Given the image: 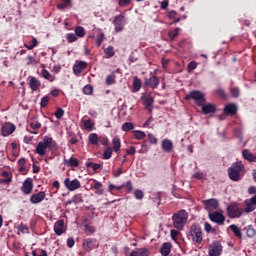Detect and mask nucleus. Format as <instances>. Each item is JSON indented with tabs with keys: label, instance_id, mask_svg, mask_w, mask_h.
Listing matches in <instances>:
<instances>
[{
	"label": "nucleus",
	"instance_id": "13d9d810",
	"mask_svg": "<svg viewBox=\"0 0 256 256\" xmlns=\"http://www.w3.org/2000/svg\"><path fill=\"white\" fill-rule=\"evenodd\" d=\"M148 141H149V143H151L152 145H157V143H158V140H157V138L155 137V135H153V134H151V133L148 134Z\"/></svg>",
	"mask_w": 256,
	"mask_h": 256
},
{
	"label": "nucleus",
	"instance_id": "a18cd8bd",
	"mask_svg": "<svg viewBox=\"0 0 256 256\" xmlns=\"http://www.w3.org/2000/svg\"><path fill=\"white\" fill-rule=\"evenodd\" d=\"M103 41H105V34L104 33L98 34L97 39H96V45L98 47H101V45H103Z\"/></svg>",
	"mask_w": 256,
	"mask_h": 256
},
{
	"label": "nucleus",
	"instance_id": "de8ad7c7",
	"mask_svg": "<svg viewBox=\"0 0 256 256\" xmlns=\"http://www.w3.org/2000/svg\"><path fill=\"white\" fill-rule=\"evenodd\" d=\"M179 35V28H175L174 30H171L168 32V37L173 41L177 36Z\"/></svg>",
	"mask_w": 256,
	"mask_h": 256
},
{
	"label": "nucleus",
	"instance_id": "0eeeda50",
	"mask_svg": "<svg viewBox=\"0 0 256 256\" xmlns=\"http://www.w3.org/2000/svg\"><path fill=\"white\" fill-rule=\"evenodd\" d=\"M159 83V78L157 75L153 74V72L150 73L149 78L144 79L145 87H150V89H157V87H159Z\"/></svg>",
	"mask_w": 256,
	"mask_h": 256
},
{
	"label": "nucleus",
	"instance_id": "f704fd0d",
	"mask_svg": "<svg viewBox=\"0 0 256 256\" xmlns=\"http://www.w3.org/2000/svg\"><path fill=\"white\" fill-rule=\"evenodd\" d=\"M244 230H246V236L250 239L256 234L255 228L252 225L246 226Z\"/></svg>",
	"mask_w": 256,
	"mask_h": 256
},
{
	"label": "nucleus",
	"instance_id": "4be33fe9",
	"mask_svg": "<svg viewBox=\"0 0 256 256\" xmlns=\"http://www.w3.org/2000/svg\"><path fill=\"white\" fill-rule=\"evenodd\" d=\"M200 107H202V113H204V115H210V113H217V108L213 104L203 103V105H200Z\"/></svg>",
	"mask_w": 256,
	"mask_h": 256
},
{
	"label": "nucleus",
	"instance_id": "680f3d73",
	"mask_svg": "<svg viewBox=\"0 0 256 256\" xmlns=\"http://www.w3.org/2000/svg\"><path fill=\"white\" fill-rule=\"evenodd\" d=\"M255 205L249 203V202H246V207H245V212L246 213H252V211H255Z\"/></svg>",
	"mask_w": 256,
	"mask_h": 256
},
{
	"label": "nucleus",
	"instance_id": "b1692460",
	"mask_svg": "<svg viewBox=\"0 0 256 256\" xmlns=\"http://www.w3.org/2000/svg\"><path fill=\"white\" fill-rule=\"evenodd\" d=\"M224 113L226 115H237V104L230 103L224 107Z\"/></svg>",
	"mask_w": 256,
	"mask_h": 256
},
{
	"label": "nucleus",
	"instance_id": "aec40b11",
	"mask_svg": "<svg viewBox=\"0 0 256 256\" xmlns=\"http://www.w3.org/2000/svg\"><path fill=\"white\" fill-rule=\"evenodd\" d=\"M92 183H93L92 188H94L96 195L105 194V190L103 189V183L99 182L97 179H93Z\"/></svg>",
	"mask_w": 256,
	"mask_h": 256
},
{
	"label": "nucleus",
	"instance_id": "4d7b16f0",
	"mask_svg": "<svg viewBox=\"0 0 256 256\" xmlns=\"http://www.w3.org/2000/svg\"><path fill=\"white\" fill-rule=\"evenodd\" d=\"M39 251H40V253L38 254L37 250H33L32 251V256H49L47 254V250L40 249Z\"/></svg>",
	"mask_w": 256,
	"mask_h": 256
},
{
	"label": "nucleus",
	"instance_id": "603ef678",
	"mask_svg": "<svg viewBox=\"0 0 256 256\" xmlns=\"http://www.w3.org/2000/svg\"><path fill=\"white\" fill-rule=\"evenodd\" d=\"M126 189V193H131L133 191V182L131 180L127 181L126 183L122 184Z\"/></svg>",
	"mask_w": 256,
	"mask_h": 256
},
{
	"label": "nucleus",
	"instance_id": "39448f33",
	"mask_svg": "<svg viewBox=\"0 0 256 256\" xmlns=\"http://www.w3.org/2000/svg\"><path fill=\"white\" fill-rule=\"evenodd\" d=\"M227 215L230 219H239L243 215V208L239 207L237 204H230L227 207Z\"/></svg>",
	"mask_w": 256,
	"mask_h": 256
},
{
	"label": "nucleus",
	"instance_id": "ddd939ff",
	"mask_svg": "<svg viewBox=\"0 0 256 256\" xmlns=\"http://www.w3.org/2000/svg\"><path fill=\"white\" fill-rule=\"evenodd\" d=\"M21 191L24 195H31L33 193V179L27 178L24 180Z\"/></svg>",
	"mask_w": 256,
	"mask_h": 256
},
{
	"label": "nucleus",
	"instance_id": "f03ea898",
	"mask_svg": "<svg viewBox=\"0 0 256 256\" xmlns=\"http://www.w3.org/2000/svg\"><path fill=\"white\" fill-rule=\"evenodd\" d=\"M187 219H189V214L186 210L178 211L172 216L173 227L177 229V231H183V229H185V223H187Z\"/></svg>",
	"mask_w": 256,
	"mask_h": 256
},
{
	"label": "nucleus",
	"instance_id": "a878e982",
	"mask_svg": "<svg viewBox=\"0 0 256 256\" xmlns=\"http://www.w3.org/2000/svg\"><path fill=\"white\" fill-rule=\"evenodd\" d=\"M41 75L44 79H46V81H49L50 83H53V81L56 79L55 75L51 74L47 69H42Z\"/></svg>",
	"mask_w": 256,
	"mask_h": 256
},
{
	"label": "nucleus",
	"instance_id": "423d86ee",
	"mask_svg": "<svg viewBox=\"0 0 256 256\" xmlns=\"http://www.w3.org/2000/svg\"><path fill=\"white\" fill-rule=\"evenodd\" d=\"M190 236L192 237V241L194 243L201 244L203 242V232L201 231L200 227L192 226L190 228Z\"/></svg>",
	"mask_w": 256,
	"mask_h": 256
},
{
	"label": "nucleus",
	"instance_id": "e2e57ef3",
	"mask_svg": "<svg viewBox=\"0 0 256 256\" xmlns=\"http://www.w3.org/2000/svg\"><path fill=\"white\" fill-rule=\"evenodd\" d=\"M139 256H149V249L147 248H138Z\"/></svg>",
	"mask_w": 256,
	"mask_h": 256
},
{
	"label": "nucleus",
	"instance_id": "f257e3e1",
	"mask_svg": "<svg viewBox=\"0 0 256 256\" xmlns=\"http://www.w3.org/2000/svg\"><path fill=\"white\" fill-rule=\"evenodd\" d=\"M53 147H55L53 138L45 136L43 141L37 144L35 152L37 155H40V157H45V155H47V149L53 151Z\"/></svg>",
	"mask_w": 256,
	"mask_h": 256
},
{
	"label": "nucleus",
	"instance_id": "20e7f679",
	"mask_svg": "<svg viewBox=\"0 0 256 256\" xmlns=\"http://www.w3.org/2000/svg\"><path fill=\"white\" fill-rule=\"evenodd\" d=\"M191 99L200 107V105L205 103V94L199 90H192L185 96L186 101H191Z\"/></svg>",
	"mask_w": 256,
	"mask_h": 256
},
{
	"label": "nucleus",
	"instance_id": "2eb2a0df",
	"mask_svg": "<svg viewBox=\"0 0 256 256\" xmlns=\"http://www.w3.org/2000/svg\"><path fill=\"white\" fill-rule=\"evenodd\" d=\"M123 21H125V16H123V14L115 16L112 23L115 26L116 33H121V31H123Z\"/></svg>",
	"mask_w": 256,
	"mask_h": 256
},
{
	"label": "nucleus",
	"instance_id": "393cba45",
	"mask_svg": "<svg viewBox=\"0 0 256 256\" xmlns=\"http://www.w3.org/2000/svg\"><path fill=\"white\" fill-rule=\"evenodd\" d=\"M161 147L165 153H171L173 151V142L169 139L162 140Z\"/></svg>",
	"mask_w": 256,
	"mask_h": 256
},
{
	"label": "nucleus",
	"instance_id": "f3484780",
	"mask_svg": "<svg viewBox=\"0 0 256 256\" xmlns=\"http://www.w3.org/2000/svg\"><path fill=\"white\" fill-rule=\"evenodd\" d=\"M45 197H46L45 192L40 191L36 194H33L30 197V203H32V205H39V203H41L42 201H45Z\"/></svg>",
	"mask_w": 256,
	"mask_h": 256
},
{
	"label": "nucleus",
	"instance_id": "cd10ccee",
	"mask_svg": "<svg viewBox=\"0 0 256 256\" xmlns=\"http://www.w3.org/2000/svg\"><path fill=\"white\" fill-rule=\"evenodd\" d=\"M229 229L234 233L237 239H243V233H241V228H239L237 225L232 224L229 226Z\"/></svg>",
	"mask_w": 256,
	"mask_h": 256
},
{
	"label": "nucleus",
	"instance_id": "3c124183",
	"mask_svg": "<svg viewBox=\"0 0 256 256\" xmlns=\"http://www.w3.org/2000/svg\"><path fill=\"white\" fill-rule=\"evenodd\" d=\"M18 231H20V233H23V234H29V227H27V225L21 223L18 226Z\"/></svg>",
	"mask_w": 256,
	"mask_h": 256
},
{
	"label": "nucleus",
	"instance_id": "9b49d317",
	"mask_svg": "<svg viewBox=\"0 0 256 256\" xmlns=\"http://www.w3.org/2000/svg\"><path fill=\"white\" fill-rule=\"evenodd\" d=\"M208 217L212 223H217V225H224L225 216L221 212H210Z\"/></svg>",
	"mask_w": 256,
	"mask_h": 256
},
{
	"label": "nucleus",
	"instance_id": "1a4fd4ad",
	"mask_svg": "<svg viewBox=\"0 0 256 256\" xmlns=\"http://www.w3.org/2000/svg\"><path fill=\"white\" fill-rule=\"evenodd\" d=\"M223 253V246L219 241H214L213 244L209 247L208 255L209 256H221Z\"/></svg>",
	"mask_w": 256,
	"mask_h": 256
},
{
	"label": "nucleus",
	"instance_id": "f8f14e48",
	"mask_svg": "<svg viewBox=\"0 0 256 256\" xmlns=\"http://www.w3.org/2000/svg\"><path fill=\"white\" fill-rule=\"evenodd\" d=\"M15 129H17V127L13 123H5L1 128L2 137H9V135L15 133Z\"/></svg>",
	"mask_w": 256,
	"mask_h": 256
},
{
	"label": "nucleus",
	"instance_id": "a211bd4d",
	"mask_svg": "<svg viewBox=\"0 0 256 256\" xmlns=\"http://www.w3.org/2000/svg\"><path fill=\"white\" fill-rule=\"evenodd\" d=\"M29 87L32 91H38V89L41 87V81L39 79L35 78L34 76H29Z\"/></svg>",
	"mask_w": 256,
	"mask_h": 256
},
{
	"label": "nucleus",
	"instance_id": "4468645a",
	"mask_svg": "<svg viewBox=\"0 0 256 256\" xmlns=\"http://www.w3.org/2000/svg\"><path fill=\"white\" fill-rule=\"evenodd\" d=\"M67 231V228L65 227V220L61 219L54 223V233L58 235V237H61L63 233Z\"/></svg>",
	"mask_w": 256,
	"mask_h": 256
},
{
	"label": "nucleus",
	"instance_id": "412c9836",
	"mask_svg": "<svg viewBox=\"0 0 256 256\" xmlns=\"http://www.w3.org/2000/svg\"><path fill=\"white\" fill-rule=\"evenodd\" d=\"M171 249H173V244L171 242H164L160 247V253L162 256H169Z\"/></svg>",
	"mask_w": 256,
	"mask_h": 256
},
{
	"label": "nucleus",
	"instance_id": "bb28decb",
	"mask_svg": "<svg viewBox=\"0 0 256 256\" xmlns=\"http://www.w3.org/2000/svg\"><path fill=\"white\" fill-rule=\"evenodd\" d=\"M64 164H66L67 167H79V159L72 156L69 159H64Z\"/></svg>",
	"mask_w": 256,
	"mask_h": 256
},
{
	"label": "nucleus",
	"instance_id": "dca6fc26",
	"mask_svg": "<svg viewBox=\"0 0 256 256\" xmlns=\"http://www.w3.org/2000/svg\"><path fill=\"white\" fill-rule=\"evenodd\" d=\"M142 101L145 109L151 113L153 111V103H155L153 96L146 94L142 96Z\"/></svg>",
	"mask_w": 256,
	"mask_h": 256
},
{
	"label": "nucleus",
	"instance_id": "052dcab7",
	"mask_svg": "<svg viewBox=\"0 0 256 256\" xmlns=\"http://www.w3.org/2000/svg\"><path fill=\"white\" fill-rule=\"evenodd\" d=\"M188 72L191 73L192 71H195V69H197V62L192 61L188 64Z\"/></svg>",
	"mask_w": 256,
	"mask_h": 256
},
{
	"label": "nucleus",
	"instance_id": "a19ab883",
	"mask_svg": "<svg viewBox=\"0 0 256 256\" xmlns=\"http://www.w3.org/2000/svg\"><path fill=\"white\" fill-rule=\"evenodd\" d=\"M75 35L77 37H85V28L78 26L75 29Z\"/></svg>",
	"mask_w": 256,
	"mask_h": 256
},
{
	"label": "nucleus",
	"instance_id": "79ce46f5",
	"mask_svg": "<svg viewBox=\"0 0 256 256\" xmlns=\"http://www.w3.org/2000/svg\"><path fill=\"white\" fill-rule=\"evenodd\" d=\"M84 95H93V86L91 84H87L83 88Z\"/></svg>",
	"mask_w": 256,
	"mask_h": 256
},
{
	"label": "nucleus",
	"instance_id": "6ab92c4d",
	"mask_svg": "<svg viewBox=\"0 0 256 256\" xmlns=\"http://www.w3.org/2000/svg\"><path fill=\"white\" fill-rule=\"evenodd\" d=\"M87 67V62L79 61L78 63L74 64L73 66V73L74 75H81L84 69Z\"/></svg>",
	"mask_w": 256,
	"mask_h": 256
},
{
	"label": "nucleus",
	"instance_id": "7ed1b4c3",
	"mask_svg": "<svg viewBox=\"0 0 256 256\" xmlns=\"http://www.w3.org/2000/svg\"><path fill=\"white\" fill-rule=\"evenodd\" d=\"M245 169V166L241 162H236L228 168V177L231 181H239L241 179V171Z\"/></svg>",
	"mask_w": 256,
	"mask_h": 256
},
{
	"label": "nucleus",
	"instance_id": "c756f323",
	"mask_svg": "<svg viewBox=\"0 0 256 256\" xmlns=\"http://www.w3.org/2000/svg\"><path fill=\"white\" fill-rule=\"evenodd\" d=\"M88 141L90 145H94V146L99 145V135H97V133L89 134Z\"/></svg>",
	"mask_w": 256,
	"mask_h": 256
},
{
	"label": "nucleus",
	"instance_id": "5701e85b",
	"mask_svg": "<svg viewBox=\"0 0 256 256\" xmlns=\"http://www.w3.org/2000/svg\"><path fill=\"white\" fill-rule=\"evenodd\" d=\"M94 248H95V239L87 238L83 241L84 251H87L89 253V251H93Z\"/></svg>",
	"mask_w": 256,
	"mask_h": 256
},
{
	"label": "nucleus",
	"instance_id": "864d4df0",
	"mask_svg": "<svg viewBox=\"0 0 256 256\" xmlns=\"http://www.w3.org/2000/svg\"><path fill=\"white\" fill-rule=\"evenodd\" d=\"M73 203H75L76 205L79 203H83V195L81 194H75L73 197Z\"/></svg>",
	"mask_w": 256,
	"mask_h": 256
},
{
	"label": "nucleus",
	"instance_id": "69168bd1",
	"mask_svg": "<svg viewBox=\"0 0 256 256\" xmlns=\"http://www.w3.org/2000/svg\"><path fill=\"white\" fill-rule=\"evenodd\" d=\"M170 236H171L172 241L177 242V237L179 236V231L171 230L170 231Z\"/></svg>",
	"mask_w": 256,
	"mask_h": 256
},
{
	"label": "nucleus",
	"instance_id": "6e6552de",
	"mask_svg": "<svg viewBox=\"0 0 256 256\" xmlns=\"http://www.w3.org/2000/svg\"><path fill=\"white\" fill-rule=\"evenodd\" d=\"M64 186L68 191H77V189H81V182L78 179L65 178Z\"/></svg>",
	"mask_w": 256,
	"mask_h": 256
},
{
	"label": "nucleus",
	"instance_id": "473e14b6",
	"mask_svg": "<svg viewBox=\"0 0 256 256\" xmlns=\"http://www.w3.org/2000/svg\"><path fill=\"white\" fill-rule=\"evenodd\" d=\"M117 76H115V72H113L112 74L108 75L106 77V85H115V83L117 82Z\"/></svg>",
	"mask_w": 256,
	"mask_h": 256
},
{
	"label": "nucleus",
	"instance_id": "6e6d98bb",
	"mask_svg": "<svg viewBox=\"0 0 256 256\" xmlns=\"http://www.w3.org/2000/svg\"><path fill=\"white\" fill-rule=\"evenodd\" d=\"M54 115H55L56 119H62L63 115H65V110H63V108H57Z\"/></svg>",
	"mask_w": 256,
	"mask_h": 256
},
{
	"label": "nucleus",
	"instance_id": "c03bdc74",
	"mask_svg": "<svg viewBox=\"0 0 256 256\" xmlns=\"http://www.w3.org/2000/svg\"><path fill=\"white\" fill-rule=\"evenodd\" d=\"M86 167H91L93 169V171H99V169H101L102 165L93 163V162H87Z\"/></svg>",
	"mask_w": 256,
	"mask_h": 256
},
{
	"label": "nucleus",
	"instance_id": "9d476101",
	"mask_svg": "<svg viewBox=\"0 0 256 256\" xmlns=\"http://www.w3.org/2000/svg\"><path fill=\"white\" fill-rule=\"evenodd\" d=\"M203 205L208 213H212V211L219 209V200L215 198L204 200Z\"/></svg>",
	"mask_w": 256,
	"mask_h": 256
},
{
	"label": "nucleus",
	"instance_id": "338daca9",
	"mask_svg": "<svg viewBox=\"0 0 256 256\" xmlns=\"http://www.w3.org/2000/svg\"><path fill=\"white\" fill-rule=\"evenodd\" d=\"M167 17L168 19L172 20V19H177V11L175 10H171L167 13Z\"/></svg>",
	"mask_w": 256,
	"mask_h": 256
},
{
	"label": "nucleus",
	"instance_id": "8fccbe9b",
	"mask_svg": "<svg viewBox=\"0 0 256 256\" xmlns=\"http://www.w3.org/2000/svg\"><path fill=\"white\" fill-rule=\"evenodd\" d=\"M47 105H49V96H44L41 98L40 107L42 109H45V107H47Z\"/></svg>",
	"mask_w": 256,
	"mask_h": 256
},
{
	"label": "nucleus",
	"instance_id": "09e8293b",
	"mask_svg": "<svg viewBox=\"0 0 256 256\" xmlns=\"http://www.w3.org/2000/svg\"><path fill=\"white\" fill-rule=\"evenodd\" d=\"M66 39L68 43H75V41H77V35L73 33H68L66 34Z\"/></svg>",
	"mask_w": 256,
	"mask_h": 256
},
{
	"label": "nucleus",
	"instance_id": "bf43d9fd",
	"mask_svg": "<svg viewBox=\"0 0 256 256\" xmlns=\"http://www.w3.org/2000/svg\"><path fill=\"white\" fill-rule=\"evenodd\" d=\"M29 125L34 131H38V129L41 127V123L37 121L30 122Z\"/></svg>",
	"mask_w": 256,
	"mask_h": 256
},
{
	"label": "nucleus",
	"instance_id": "72a5a7b5",
	"mask_svg": "<svg viewBox=\"0 0 256 256\" xmlns=\"http://www.w3.org/2000/svg\"><path fill=\"white\" fill-rule=\"evenodd\" d=\"M133 129H135V124L131 123V122H125L122 125V131H125V133L129 132V131H133Z\"/></svg>",
	"mask_w": 256,
	"mask_h": 256
},
{
	"label": "nucleus",
	"instance_id": "0e129e2a",
	"mask_svg": "<svg viewBox=\"0 0 256 256\" xmlns=\"http://www.w3.org/2000/svg\"><path fill=\"white\" fill-rule=\"evenodd\" d=\"M230 93L232 95V97H234L235 99H237V97H239V88L234 87L230 89Z\"/></svg>",
	"mask_w": 256,
	"mask_h": 256
},
{
	"label": "nucleus",
	"instance_id": "ea45409f",
	"mask_svg": "<svg viewBox=\"0 0 256 256\" xmlns=\"http://www.w3.org/2000/svg\"><path fill=\"white\" fill-rule=\"evenodd\" d=\"M113 155V148L108 147L104 152H103V159H111V156Z\"/></svg>",
	"mask_w": 256,
	"mask_h": 256
},
{
	"label": "nucleus",
	"instance_id": "5fc2aeb1",
	"mask_svg": "<svg viewBox=\"0 0 256 256\" xmlns=\"http://www.w3.org/2000/svg\"><path fill=\"white\" fill-rule=\"evenodd\" d=\"M204 230L206 231V233H215L217 231L215 228H213V226L209 224V222H206L204 224Z\"/></svg>",
	"mask_w": 256,
	"mask_h": 256
},
{
	"label": "nucleus",
	"instance_id": "e433bc0d",
	"mask_svg": "<svg viewBox=\"0 0 256 256\" xmlns=\"http://www.w3.org/2000/svg\"><path fill=\"white\" fill-rule=\"evenodd\" d=\"M132 133L135 139H138V141H141L144 137H146L145 132L141 130H134Z\"/></svg>",
	"mask_w": 256,
	"mask_h": 256
},
{
	"label": "nucleus",
	"instance_id": "c9c22d12",
	"mask_svg": "<svg viewBox=\"0 0 256 256\" xmlns=\"http://www.w3.org/2000/svg\"><path fill=\"white\" fill-rule=\"evenodd\" d=\"M39 44V42L37 41V38H32L30 44H24V47H26V49H29V51L35 49V47H37V45Z\"/></svg>",
	"mask_w": 256,
	"mask_h": 256
},
{
	"label": "nucleus",
	"instance_id": "4c0bfd02",
	"mask_svg": "<svg viewBox=\"0 0 256 256\" xmlns=\"http://www.w3.org/2000/svg\"><path fill=\"white\" fill-rule=\"evenodd\" d=\"M83 125L84 129H87V131H93V127H95V123H93L91 119L85 120Z\"/></svg>",
	"mask_w": 256,
	"mask_h": 256
},
{
	"label": "nucleus",
	"instance_id": "58836bf2",
	"mask_svg": "<svg viewBox=\"0 0 256 256\" xmlns=\"http://www.w3.org/2000/svg\"><path fill=\"white\" fill-rule=\"evenodd\" d=\"M123 188H124V185L117 186L114 184H110L108 186V191H109V193L113 194V191H121V189H123Z\"/></svg>",
	"mask_w": 256,
	"mask_h": 256
},
{
	"label": "nucleus",
	"instance_id": "2f4dec72",
	"mask_svg": "<svg viewBox=\"0 0 256 256\" xmlns=\"http://www.w3.org/2000/svg\"><path fill=\"white\" fill-rule=\"evenodd\" d=\"M104 53L106 55V59H111V57H115V48L113 46H108Z\"/></svg>",
	"mask_w": 256,
	"mask_h": 256
},
{
	"label": "nucleus",
	"instance_id": "7c9ffc66",
	"mask_svg": "<svg viewBox=\"0 0 256 256\" xmlns=\"http://www.w3.org/2000/svg\"><path fill=\"white\" fill-rule=\"evenodd\" d=\"M141 87H142L141 79H139L138 77H134V79H133V91H134V93H137V92L141 91Z\"/></svg>",
	"mask_w": 256,
	"mask_h": 256
},
{
	"label": "nucleus",
	"instance_id": "37998d69",
	"mask_svg": "<svg viewBox=\"0 0 256 256\" xmlns=\"http://www.w3.org/2000/svg\"><path fill=\"white\" fill-rule=\"evenodd\" d=\"M104 145V147H107V145H109V138L105 137V136H99L98 137V145Z\"/></svg>",
	"mask_w": 256,
	"mask_h": 256
},
{
	"label": "nucleus",
	"instance_id": "774afa93",
	"mask_svg": "<svg viewBox=\"0 0 256 256\" xmlns=\"http://www.w3.org/2000/svg\"><path fill=\"white\" fill-rule=\"evenodd\" d=\"M119 7H127L131 5V0H118Z\"/></svg>",
	"mask_w": 256,
	"mask_h": 256
},
{
	"label": "nucleus",
	"instance_id": "c85d7f7f",
	"mask_svg": "<svg viewBox=\"0 0 256 256\" xmlns=\"http://www.w3.org/2000/svg\"><path fill=\"white\" fill-rule=\"evenodd\" d=\"M112 145H113V151L115 153H119V151H121V139H119V137L113 138Z\"/></svg>",
	"mask_w": 256,
	"mask_h": 256
},
{
	"label": "nucleus",
	"instance_id": "49530a36",
	"mask_svg": "<svg viewBox=\"0 0 256 256\" xmlns=\"http://www.w3.org/2000/svg\"><path fill=\"white\" fill-rule=\"evenodd\" d=\"M134 197H135V199H138V201H141V199H143V197H145V193H143L142 190H140V189H136L134 191Z\"/></svg>",
	"mask_w": 256,
	"mask_h": 256
}]
</instances>
